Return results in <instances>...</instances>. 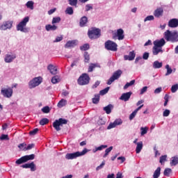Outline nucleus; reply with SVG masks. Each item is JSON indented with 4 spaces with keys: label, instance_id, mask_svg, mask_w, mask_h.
<instances>
[{
    "label": "nucleus",
    "instance_id": "nucleus-1",
    "mask_svg": "<svg viewBox=\"0 0 178 178\" xmlns=\"http://www.w3.org/2000/svg\"><path fill=\"white\" fill-rule=\"evenodd\" d=\"M165 44H166V41H165L163 38L156 40L153 42L152 54L154 56L159 55V54H163L162 47H163Z\"/></svg>",
    "mask_w": 178,
    "mask_h": 178
},
{
    "label": "nucleus",
    "instance_id": "nucleus-2",
    "mask_svg": "<svg viewBox=\"0 0 178 178\" xmlns=\"http://www.w3.org/2000/svg\"><path fill=\"white\" fill-rule=\"evenodd\" d=\"M30 22V17H25L17 25V31L21 33H29V28L26 27L27 23Z\"/></svg>",
    "mask_w": 178,
    "mask_h": 178
},
{
    "label": "nucleus",
    "instance_id": "nucleus-3",
    "mask_svg": "<svg viewBox=\"0 0 178 178\" xmlns=\"http://www.w3.org/2000/svg\"><path fill=\"white\" fill-rule=\"evenodd\" d=\"M178 38L177 31H170L169 30H167L164 33V38L166 40V41H171L172 42H176V40Z\"/></svg>",
    "mask_w": 178,
    "mask_h": 178
},
{
    "label": "nucleus",
    "instance_id": "nucleus-4",
    "mask_svg": "<svg viewBox=\"0 0 178 178\" xmlns=\"http://www.w3.org/2000/svg\"><path fill=\"white\" fill-rule=\"evenodd\" d=\"M88 152V149H83V151L82 152H76L74 153H67L65 155V159L67 160L70 159H76V158H79V156H83V155H86Z\"/></svg>",
    "mask_w": 178,
    "mask_h": 178
},
{
    "label": "nucleus",
    "instance_id": "nucleus-5",
    "mask_svg": "<svg viewBox=\"0 0 178 178\" xmlns=\"http://www.w3.org/2000/svg\"><path fill=\"white\" fill-rule=\"evenodd\" d=\"M88 35L90 40H97L101 37V30L97 28H91L88 31Z\"/></svg>",
    "mask_w": 178,
    "mask_h": 178
},
{
    "label": "nucleus",
    "instance_id": "nucleus-6",
    "mask_svg": "<svg viewBox=\"0 0 178 178\" xmlns=\"http://www.w3.org/2000/svg\"><path fill=\"white\" fill-rule=\"evenodd\" d=\"M42 83V77L37 76L33 78L28 83V87L30 90H33V88H35V87H38L40 84Z\"/></svg>",
    "mask_w": 178,
    "mask_h": 178
},
{
    "label": "nucleus",
    "instance_id": "nucleus-7",
    "mask_svg": "<svg viewBox=\"0 0 178 178\" xmlns=\"http://www.w3.org/2000/svg\"><path fill=\"white\" fill-rule=\"evenodd\" d=\"M104 47L107 51H112L113 52H116V51H118V44L112 40H107L105 42Z\"/></svg>",
    "mask_w": 178,
    "mask_h": 178
},
{
    "label": "nucleus",
    "instance_id": "nucleus-8",
    "mask_svg": "<svg viewBox=\"0 0 178 178\" xmlns=\"http://www.w3.org/2000/svg\"><path fill=\"white\" fill-rule=\"evenodd\" d=\"M12 27H13V21H4L0 24V31H7V30H12Z\"/></svg>",
    "mask_w": 178,
    "mask_h": 178
},
{
    "label": "nucleus",
    "instance_id": "nucleus-9",
    "mask_svg": "<svg viewBox=\"0 0 178 178\" xmlns=\"http://www.w3.org/2000/svg\"><path fill=\"white\" fill-rule=\"evenodd\" d=\"M79 86H86L90 83V76L87 74H82L77 80Z\"/></svg>",
    "mask_w": 178,
    "mask_h": 178
},
{
    "label": "nucleus",
    "instance_id": "nucleus-10",
    "mask_svg": "<svg viewBox=\"0 0 178 178\" xmlns=\"http://www.w3.org/2000/svg\"><path fill=\"white\" fill-rule=\"evenodd\" d=\"M34 158H35V155H34V154L26 155V156H24L21 157L20 159H17L15 161V163L17 165H22V163H25V162H27L29 161H33V159H34Z\"/></svg>",
    "mask_w": 178,
    "mask_h": 178
},
{
    "label": "nucleus",
    "instance_id": "nucleus-11",
    "mask_svg": "<svg viewBox=\"0 0 178 178\" xmlns=\"http://www.w3.org/2000/svg\"><path fill=\"white\" fill-rule=\"evenodd\" d=\"M67 120L60 118L58 120H56L55 122L53 123V127L56 130V131H60V126H63V124H67Z\"/></svg>",
    "mask_w": 178,
    "mask_h": 178
},
{
    "label": "nucleus",
    "instance_id": "nucleus-12",
    "mask_svg": "<svg viewBox=\"0 0 178 178\" xmlns=\"http://www.w3.org/2000/svg\"><path fill=\"white\" fill-rule=\"evenodd\" d=\"M113 40H118L119 41L124 40V31L122 29H118L117 32L113 35Z\"/></svg>",
    "mask_w": 178,
    "mask_h": 178
},
{
    "label": "nucleus",
    "instance_id": "nucleus-13",
    "mask_svg": "<svg viewBox=\"0 0 178 178\" xmlns=\"http://www.w3.org/2000/svg\"><path fill=\"white\" fill-rule=\"evenodd\" d=\"M1 94L5 98H11L13 95V89L12 88H3L1 90Z\"/></svg>",
    "mask_w": 178,
    "mask_h": 178
},
{
    "label": "nucleus",
    "instance_id": "nucleus-14",
    "mask_svg": "<svg viewBox=\"0 0 178 178\" xmlns=\"http://www.w3.org/2000/svg\"><path fill=\"white\" fill-rule=\"evenodd\" d=\"M122 70H118L115 72L113 73V76L108 79L107 81L108 86H111L115 81V80H118L120 76H122Z\"/></svg>",
    "mask_w": 178,
    "mask_h": 178
},
{
    "label": "nucleus",
    "instance_id": "nucleus-15",
    "mask_svg": "<svg viewBox=\"0 0 178 178\" xmlns=\"http://www.w3.org/2000/svg\"><path fill=\"white\" fill-rule=\"evenodd\" d=\"M15 59H16V54L13 52L7 53L4 56V62H6V63H10L13 62Z\"/></svg>",
    "mask_w": 178,
    "mask_h": 178
},
{
    "label": "nucleus",
    "instance_id": "nucleus-16",
    "mask_svg": "<svg viewBox=\"0 0 178 178\" xmlns=\"http://www.w3.org/2000/svg\"><path fill=\"white\" fill-rule=\"evenodd\" d=\"M123 123L122 119H116L113 122H111L109 125L107 127L108 130H111V129H115L116 126H120Z\"/></svg>",
    "mask_w": 178,
    "mask_h": 178
},
{
    "label": "nucleus",
    "instance_id": "nucleus-17",
    "mask_svg": "<svg viewBox=\"0 0 178 178\" xmlns=\"http://www.w3.org/2000/svg\"><path fill=\"white\" fill-rule=\"evenodd\" d=\"M79 45V40H69L66 42L65 44V48H74V47H77Z\"/></svg>",
    "mask_w": 178,
    "mask_h": 178
},
{
    "label": "nucleus",
    "instance_id": "nucleus-18",
    "mask_svg": "<svg viewBox=\"0 0 178 178\" xmlns=\"http://www.w3.org/2000/svg\"><path fill=\"white\" fill-rule=\"evenodd\" d=\"M21 167H22L24 169H31V172H35V170H37V167H35V164H34V162H31L30 163H25Z\"/></svg>",
    "mask_w": 178,
    "mask_h": 178
},
{
    "label": "nucleus",
    "instance_id": "nucleus-19",
    "mask_svg": "<svg viewBox=\"0 0 178 178\" xmlns=\"http://www.w3.org/2000/svg\"><path fill=\"white\" fill-rule=\"evenodd\" d=\"M131 94H133V92H127L125 93H122L120 97V99L121 101H124V102H127V101H129L130 99V97H131Z\"/></svg>",
    "mask_w": 178,
    "mask_h": 178
},
{
    "label": "nucleus",
    "instance_id": "nucleus-20",
    "mask_svg": "<svg viewBox=\"0 0 178 178\" xmlns=\"http://www.w3.org/2000/svg\"><path fill=\"white\" fill-rule=\"evenodd\" d=\"M47 70L50 72L51 74H58V67L52 64H49L47 66Z\"/></svg>",
    "mask_w": 178,
    "mask_h": 178
},
{
    "label": "nucleus",
    "instance_id": "nucleus-21",
    "mask_svg": "<svg viewBox=\"0 0 178 178\" xmlns=\"http://www.w3.org/2000/svg\"><path fill=\"white\" fill-rule=\"evenodd\" d=\"M154 16L155 17H162L163 16V8H156L153 13Z\"/></svg>",
    "mask_w": 178,
    "mask_h": 178
},
{
    "label": "nucleus",
    "instance_id": "nucleus-22",
    "mask_svg": "<svg viewBox=\"0 0 178 178\" xmlns=\"http://www.w3.org/2000/svg\"><path fill=\"white\" fill-rule=\"evenodd\" d=\"M134 58H136V52L134 51H130L129 55L124 56V60H134Z\"/></svg>",
    "mask_w": 178,
    "mask_h": 178
},
{
    "label": "nucleus",
    "instance_id": "nucleus-23",
    "mask_svg": "<svg viewBox=\"0 0 178 178\" xmlns=\"http://www.w3.org/2000/svg\"><path fill=\"white\" fill-rule=\"evenodd\" d=\"M88 23V18L86 16H83L80 19L79 26L80 27H86Z\"/></svg>",
    "mask_w": 178,
    "mask_h": 178
},
{
    "label": "nucleus",
    "instance_id": "nucleus-24",
    "mask_svg": "<svg viewBox=\"0 0 178 178\" xmlns=\"http://www.w3.org/2000/svg\"><path fill=\"white\" fill-rule=\"evenodd\" d=\"M45 30L47 31H55L56 30H58V26L54 24L53 25L47 24L45 26Z\"/></svg>",
    "mask_w": 178,
    "mask_h": 178
},
{
    "label": "nucleus",
    "instance_id": "nucleus-25",
    "mask_svg": "<svg viewBox=\"0 0 178 178\" xmlns=\"http://www.w3.org/2000/svg\"><path fill=\"white\" fill-rule=\"evenodd\" d=\"M168 26H169V27H172V28L177 27L178 19H170L168 22Z\"/></svg>",
    "mask_w": 178,
    "mask_h": 178
},
{
    "label": "nucleus",
    "instance_id": "nucleus-26",
    "mask_svg": "<svg viewBox=\"0 0 178 178\" xmlns=\"http://www.w3.org/2000/svg\"><path fill=\"white\" fill-rule=\"evenodd\" d=\"M144 145L143 144V141H140L137 143L136 147V154H140L141 151L143 150V147Z\"/></svg>",
    "mask_w": 178,
    "mask_h": 178
},
{
    "label": "nucleus",
    "instance_id": "nucleus-27",
    "mask_svg": "<svg viewBox=\"0 0 178 178\" xmlns=\"http://www.w3.org/2000/svg\"><path fill=\"white\" fill-rule=\"evenodd\" d=\"M162 66H163V63L162 62L156 60L153 63V69H161Z\"/></svg>",
    "mask_w": 178,
    "mask_h": 178
},
{
    "label": "nucleus",
    "instance_id": "nucleus-28",
    "mask_svg": "<svg viewBox=\"0 0 178 178\" xmlns=\"http://www.w3.org/2000/svg\"><path fill=\"white\" fill-rule=\"evenodd\" d=\"M25 6H26L27 9H29L30 10H34V1H29L25 4Z\"/></svg>",
    "mask_w": 178,
    "mask_h": 178
},
{
    "label": "nucleus",
    "instance_id": "nucleus-29",
    "mask_svg": "<svg viewBox=\"0 0 178 178\" xmlns=\"http://www.w3.org/2000/svg\"><path fill=\"white\" fill-rule=\"evenodd\" d=\"M67 105V100L62 99L59 101L57 104L58 108H63V106H66Z\"/></svg>",
    "mask_w": 178,
    "mask_h": 178
},
{
    "label": "nucleus",
    "instance_id": "nucleus-30",
    "mask_svg": "<svg viewBox=\"0 0 178 178\" xmlns=\"http://www.w3.org/2000/svg\"><path fill=\"white\" fill-rule=\"evenodd\" d=\"M112 108H113V106H112V104H108V106L104 107L103 110L105 111L107 115H109L112 112Z\"/></svg>",
    "mask_w": 178,
    "mask_h": 178
},
{
    "label": "nucleus",
    "instance_id": "nucleus-31",
    "mask_svg": "<svg viewBox=\"0 0 178 178\" xmlns=\"http://www.w3.org/2000/svg\"><path fill=\"white\" fill-rule=\"evenodd\" d=\"M165 69L167 70V72L165 73V76H169L172 74L173 72H176V69H174V70H172L169 65H165Z\"/></svg>",
    "mask_w": 178,
    "mask_h": 178
},
{
    "label": "nucleus",
    "instance_id": "nucleus-32",
    "mask_svg": "<svg viewBox=\"0 0 178 178\" xmlns=\"http://www.w3.org/2000/svg\"><path fill=\"white\" fill-rule=\"evenodd\" d=\"M170 166H176L178 164V156H173L170 160Z\"/></svg>",
    "mask_w": 178,
    "mask_h": 178
},
{
    "label": "nucleus",
    "instance_id": "nucleus-33",
    "mask_svg": "<svg viewBox=\"0 0 178 178\" xmlns=\"http://www.w3.org/2000/svg\"><path fill=\"white\" fill-rule=\"evenodd\" d=\"M59 82H60V76L56 75L51 78V83L53 84H58Z\"/></svg>",
    "mask_w": 178,
    "mask_h": 178
},
{
    "label": "nucleus",
    "instance_id": "nucleus-34",
    "mask_svg": "<svg viewBox=\"0 0 178 178\" xmlns=\"http://www.w3.org/2000/svg\"><path fill=\"white\" fill-rule=\"evenodd\" d=\"M159 176H161V167H158L154 171L153 178H158Z\"/></svg>",
    "mask_w": 178,
    "mask_h": 178
},
{
    "label": "nucleus",
    "instance_id": "nucleus-35",
    "mask_svg": "<svg viewBox=\"0 0 178 178\" xmlns=\"http://www.w3.org/2000/svg\"><path fill=\"white\" fill-rule=\"evenodd\" d=\"M61 20L62 19L60 18V17H53V19L51 21V24H56L58 23H60Z\"/></svg>",
    "mask_w": 178,
    "mask_h": 178
},
{
    "label": "nucleus",
    "instance_id": "nucleus-36",
    "mask_svg": "<svg viewBox=\"0 0 178 178\" xmlns=\"http://www.w3.org/2000/svg\"><path fill=\"white\" fill-rule=\"evenodd\" d=\"M135 83H136V80H132L130 82L127 83L124 86V90H127L129 87H131V86H134Z\"/></svg>",
    "mask_w": 178,
    "mask_h": 178
},
{
    "label": "nucleus",
    "instance_id": "nucleus-37",
    "mask_svg": "<svg viewBox=\"0 0 178 178\" xmlns=\"http://www.w3.org/2000/svg\"><path fill=\"white\" fill-rule=\"evenodd\" d=\"M148 133V127H140V136H145V134H147Z\"/></svg>",
    "mask_w": 178,
    "mask_h": 178
},
{
    "label": "nucleus",
    "instance_id": "nucleus-38",
    "mask_svg": "<svg viewBox=\"0 0 178 178\" xmlns=\"http://www.w3.org/2000/svg\"><path fill=\"white\" fill-rule=\"evenodd\" d=\"M66 15H72L73 13H74V11L73 10L72 7H67L65 10Z\"/></svg>",
    "mask_w": 178,
    "mask_h": 178
},
{
    "label": "nucleus",
    "instance_id": "nucleus-39",
    "mask_svg": "<svg viewBox=\"0 0 178 178\" xmlns=\"http://www.w3.org/2000/svg\"><path fill=\"white\" fill-rule=\"evenodd\" d=\"M112 149H113V147L111 146L108 148L106 149L105 150V154L103 156V158H106L108 155H109V153L111 152V151H112Z\"/></svg>",
    "mask_w": 178,
    "mask_h": 178
},
{
    "label": "nucleus",
    "instance_id": "nucleus-40",
    "mask_svg": "<svg viewBox=\"0 0 178 178\" xmlns=\"http://www.w3.org/2000/svg\"><path fill=\"white\" fill-rule=\"evenodd\" d=\"M27 145L26 143H21L18 145V148H19L20 151H26Z\"/></svg>",
    "mask_w": 178,
    "mask_h": 178
},
{
    "label": "nucleus",
    "instance_id": "nucleus-41",
    "mask_svg": "<svg viewBox=\"0 0 178 178\" xmlns=\"http://www.w3.org/2000/svg\"><path fill=\"white\" fill-rule=\"evenodd\" d=\"M80 49L81 51H88V49H90V44H84L80 47Z\"/></svg>",
    "mask_w": 178,
    "mask_h": 178
},
{
    "label": "nucleus",
    "instance_id": "nucleus-42",
    "mask_svg": "<svg viewBox=\"0 0 178 178\" xmlns=\"http://www.w3.org/2000/svg\"><path fill=\"white\" fill-rule=\"evenodd\" d=\"M170 173H172V169L170 168H165L163 172L164 176H167V177H169L170 175Z\"/></svg>",
    "mask_w": 178,
    "mask_h": 178
},
{
    "label": "nucleus",
    "instance_id": "nucleus-43",
    "mask_svg": "<svg viewBox=\"0 0 178 178\" xmlns=\"http://www.w3.org/2000/svg\"><path fill=\"white\" fill-rule=\"evenodd\" d=\"M49 120H48L47 118H43L40 121V124L41 126H44L45 124H47V123H49Z\"/></svg>",
    "mask_w": 178,
    "mask_h": 178
},
{
    "label": "nucleus",
    "instance_id": "nucleus-44",
    "mask_svg": "<svg viewBox=\"0 0 178 178\" xmlns=\"http://www.w3.org/2000/svg\"><path fill=\"white\" fill-rule=\"evenodd\" d=\"M109 87H107L102 90H100L99 94L100 95H105V94H108V91H109Z\"/></svg>",
    "mask_w": 178,
    "mask_h": 178
},
{
    "label": "nucleus",
    "instance_id": "nucleus-45",
    "mask_svg": "<svg viewBox=\"0 0 178 178\" xmlns=\"http://www.w3.org/2000/svg\"><path fill=\"white\" fill-rule=\"evenodd\" d=\"M177 90H178V83L172 86L171 92L175 93L177 91Z\"/></svg>",
    "mask_w": 178,
    "mask_h": 178
},
{
    "label": "nucleus",
    "instance_id": "nucleus-46",
    "mask_svg": "<svg viewBox=\"0 0 178 178\" xmlns=\"http://www.w3.org/2000/svg\"><path fill=\"white\" fill-rule=\"evenodd\" d=\"M51 109H49V106H44L42 108V112H43V113H49Z\"/></svg>",
    "mask_w": 178,
    "mask_h": 178
},
{
    "label": "nucleus",
    "instance_id": "nucleus-47",
    "mask_svg": "<svg viewBox=\"0 0 178 178\" xmlns=\"http://www.w3.org/2000/svg\"><path fill=\"white\" fill-rule=\"evenodd\" d=\"M68 2L71 6H77V0H68Z\"/></svg>",
    "mask_w": 178,
    "mask_h": 178
},
{
    "label": "nucleus",
    "instance_id": "nucleus-48",
    "mask_svg": "<svg viewBox=\"0 0 178 178\" xmlns=\"http://www.w3.org/2000/svg\"><path fill=\"white\" fill-rule=\"evenodd\" d=\"M137 113V111L134 110L129 115V120H133L134 118H136Z\"/></svg>",
    "mask_w": 178,
    "mask_h": 178
},
{
    "label": "nucleus",
    "instance_id": "nucleus-49",
    "mask_svg": "<svg viewBox=\"0 0 178 178\" xmlns=\"http://www.w3.org/2000/svg\"><path fill=\"white\" fill-rule=\"evenodd\" d=\"M170 115V110L169 109H165L163 112V116L164 118H168V116H169Z\"/></svg>",
    "mask_w": 178,
    "mask_h": 178
},
{
    "label": "nucleus",
    "instance_id": "nucleus-50",
    "mask_svg": "<svg viewBox=\"0 0 178 178\" xmlns=\"http://www.w3.org/2000/svg\"><path fill=\"white\" fill-rule=\"evenodd\" d=\"M154 19H155L154 15H148L145 18L144 22H151V20H154Z\"/></svg>",
    "mask_w": 178,
    "mask_h": 178
},
{
    "label": "nucleus",
    "instance_id": "nucleus-51",
    "mask_svg": "<svg viewBox=\"0 0 178 178\" xmlns=\"http://www.w3.org/2000/svg\"><path fill=\"white\" fill-rule=\"evenodd\" d=\"M166 158H168V155H163L160 157V163L163 164V162H166Z\"/></svg>",
    "mask_w": 178,
    "mask_h": 178
},
{
    "label": "nucleus",
    "instance_id": "nucleus-52",
    "mask_svg": "<svg viewBox=\"0 0 178 178\" xmlns=\"http://www.w3.org/2000/svg\"><path fill=\"white\" fill-rule=\"evenodd\" d=\"M104 166H105V161H103L102 163L96 168V170H101V169L104 168Z\"/></svg>",
    "mask_w": 178,
    "mask_h": 178
},
{
    "label": "nucleus",
    "instance_id": "nucleus-53",
    "mask_svg": "<svg viewBox=\"0 0 178 178\" xmlns=\"http://www.w3.org/2000/svg\"><path fill=\"white\" fill-rule=\"evenodd\" d=\"M93 104H98L99 102V95H95L92 99Z\"/></svg>",
    "mask_w": 178,
    "mask_h": 178
},
{
    "label": "nucleus",
    "instance_id": "nucleus-54",
    "mask_svg": "<svg viewBox=\"0 0 178 178\" xmlns=\"http://www.w3.org/2000/svg\"><path fill=\"white\" fill-rule=\"evenodd\" d=\"M86 12H88L89 10H92V4H87L85 7Z\"/></svg>",
    "mask_w": 178,
    "mask_h": 178
},
{
    "label": "nucleus",
    "instance_id": "nucleus-55",
    "mask_svg": "<svg viewBox=\"0 0 178 178\" xmlns=\"http://www.w3.org/2000/svg\"><path fill=\"white\" fill-rule=\"evenodd\" d=\"M96 148H97V151H102V149H105V148H108V145H102Z\"/></svg>",
    "mask_w": 178,
    "mask_h": 178
},
{
    "label": "nucleus",
    "instance_id": "nucleus-56",
    "mask_svg": "<svg viewBox=\"0 0 178 178\" xmlns=\"http://www.w3.org/2000/svg\"><path fill=\"white\" fill-rule=\"evenodd\" d=\"M85 62L88 63V60H90V54L88 53H84Z\"/></svg>",
    "mask_w": 178,
    "mask_h": 178
},
{
    "label": "nucleus",
    "instance_id": "nucleus-57",
    "mask_svg": "<svg viewBox=\"0 0 178 178\" xmlns=\"http://www.w3.org/2000/svg\"><path fill=\"white\" fill-rule=\"evenodd\" d=\"M38 133V129L36 128L29 132L30 136H35V134Z\"/></svg>",
    "mask_w": 178,
    "mask_h": 178
},
{
    "label": "nucleus",
    "instance_id": "nucleus-58",
    "mask_svg": "<svg viewBox=\"0 0 178 178\" xmlns=\"http://www.w3.org/2000/svg\"><path fill=\"white\" fill-rule=\"evenodd\" d=\"M149 58V53L148 52H145L143 55V59H145V60H148Z\"/></svg>",
    "mask_w": 178,
    "mask_h": 178
},
{
    "label": "nucleus",
    "instance_id": "nucleus-59",
    "mask_svg": "<svg viewBox=\"0 0 178 178\" xmlns=\"http://www.w3.org/2000/svg\"><path fill=\"white\" fill-rule=\"evenodd\" d=\"M62 40H63V36H57L55 40H54V42H60Z\"/></svg>",
    "mask_w": 178,
    "mask_h": 178
},
{
    "label": "nucleus",
    "instance_id": "nucleus-60",
    "mask_svg": "<svg viewBox=\"0 0 178 178\" xmlns=\"http://www.w3.org/2000/svg\"><path fill=\"white\" fill-rule=\"evenodd\" d=\"M0 140H9V136H8V135L6 134H2L0 136Z\"/></svg>",
    "mask_w": 178,
    "mask_h": 178
},
{
    "label": "nucleus",
    "instance_id": "nucleus-61",
    "mask_svg": "<svg viewBox=\"0 0 178 178\" xmlns=\"http://www.w3.org/2000/svg\"><path fill=\"white\" fill-rule=\"evenodd\" d=\"M148 90V87L147 86H144L141 90H140V95H143V94H144V92H147V90Z\"/></svg>",
    "mask_w": 178,
    "mask_h": 178
},
{
    "label": "nucleus",
    "instance_id": "nucleus-62",
    "mask_svg": "<svg viewBox=\"0 0 178 178\" xmlns=\"http://www.w3.org/2000/svg\"><path fill=\"white\" fill-rule=\"evenodd\" d=\"M162 92V87L157 88L154 90V94H160Z\"/></svg>",
    "mask_w": 178,
    "mask_h": 178
},
{
    "label": "nucleus",
    "instance_id": "nucleus-63",
    "mask_svg": "<svg viewBox=\"0 0 178 178\" xmlns=\"http://www.w3.org/2000/svg\"><path fill=\"white\" fill-rule=\"evenodd\" d=\"M94 69H95V64H91L90 66H89V68H88V72H91L94 70Z\"/></svg>",
    "mask_w": 178,
    "mask_h": 178
},
{
    "label": "nucleus",
    "instance_id": "nucleus-64",
    "mask_svg": "<svg viewBox=\"0 0 178 178\" xmlns=\"http://www.w3.org/2000/svg\"><path fill=\"white\" fill-rule=\"evenodd\" d=\"M97 123H98V124H100V125L105 124V120H104V119H102V118H100V119H99Z\"/></svg>",
    "mask_w": 178,
    "mask_h": 178
}]
</instances>
